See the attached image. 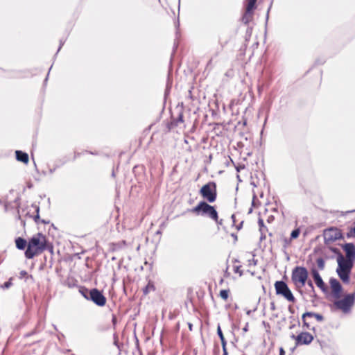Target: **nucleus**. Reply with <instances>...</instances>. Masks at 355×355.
I'll use <instances>...</instances> for the list:
<instances>
[{"mask_svg": "<svg viewBox=\"0 0 355 355\" xmlns=\"http://www.w3.org/2000/svg\"><path fill=\"white\" fill-rule=\"evenodd\" d=\"M217 333H218V335L220 337V339L221 340L222 347H225L227 342L225 339V337L223 336V334L222 332V330H221L220 326H218L217 328Z\"/></svg>", "mask_w": 355, "mask_h": 355, "instance_id": "4be33fe9", "label": "nucleus"}, {"mask_svg": "<svg viewBox=\"0 0 355 355\" xmlns=\"http://www.w3.org/2000/svg\"><path fill=\"white\" fill-rule=\"evenodd\" d=\"M15 245L17 249L23 250H25V248H27L28 246V242L27 241L21 237H17L15 239Z\"/></svg>", "mask_w": 355, "mask_h": 355, "instance_id": "a211bd4d", "label": "nucleus"}, {"mask_svg": "<svg viewBox=\"0 0 355 355\" xmlns=\"http://www.w3.org/2000/svg\"><path fill=\"white\" fill-rule=\"evenodd\" d=\"M355 302V292L346 295L343 299H336L334 306L336 309L342 311L343 313H348Z\"/></svg>", "mask_w": 355, "mask_h": 355, "instance_id": "423d86ee", "label": "nucleus"}, {"mask_svg": "<svg viewBox=\"0 0 355 355\" xmlns=\"http://www.w3.org/2000/svg\"><path fill=\"white\" fill-rule=\"evenodd\" d=\"M257 263V260H255L254 259H249L248 260V266L249 268L246 270L247 272H249L251 275L254 276L256 275V271L254 270H252L251 268L252 266L255 267Z\"/></svg>", "mask_w": 355, "mask_h": 355, "instance_id": "aec40b11", "label": "nucleus"}, {"mask_svg": "<svg viewBox=\"0 0 355 355\" xmlns=\"http://www.w3.org/2000/svg\"><path fill=\"white\" fill-rule=\"evenodd\" d=\"M257 0H247V4L250 5V7L252 6H256V2Z\"/></svg>", "mask_w": 355, "mask_h": 355, "instance_id": "c85d7f7f", "label": "nucleus"}, {"mask_svg": "<svg viewBox=\"0 0 355 355\" xmlns=\"http://www.w3.org/2000/svg\"><path fill=\"white\" fill-rule=\"evenodd\" d=\"M190 211L196 216L207 217L217 225L223 224V220L219 218L216 207L206 201H200Z\"/></svg>", "mask_w": 355, "mask_h": 355, "instance_id": "f03ea898", "label": "nucleus"}, {"mask_svg": "<svg viewBox=\"0 0 355 355\" xmlns=\"http://www.w3.org/2000/svg\"><path fill=\"white\" fill-rule=\"evenodd\" d=\"M300 234V230L299 229H295L293 231H292L291 234V239H297Z\"/></svg>", "mask_w": 355, "mask_h": 355, "instance_id": "b1692460", "label": "nucleus"}, {"mask_svg": "<svg viewBox=\"0 0 355 355\" xmlns=\"http://www.w3.org/2000/svg\"><path fill=\"white\" fill-rule=\"evenodd\" d=\"M199 194L203 199L202 201L209 203L214 202L218 196L216 183L214 181H210L204 184L199 190Z\"/></svg>", "mask_w": 355, "mask_h": 355, "instance_id": "20e7f679", "label": "nucleus"}, {"mask_svg": "<svg viewBox=\"0 0 355 355\" xmlns=\"http://www.w3.org/2000/svg\"><path fill=\"white\" fill-rule=\"evenodd\" d=\"M28 276V272L26 270H21L19 272V278L22 279Z\"/></svg>", "mask_w": 355, "mask_h": 355, "instance_id": "cd10ccee", "label": "nucleus"}, {"mask_svg": "<svg viewBox=\"0 0 355 355\" xmlns=\"http://www.w3.org/2000/svg\"><path fill=\"white\" fill-rule=\"evenodd\" d=\"M37 211V215L35 216L34 220L36 223H39L40 220V216H39V207L36 209Z\"/></svg>", "mask_w": 355, "mask_h": 355, "instance_id": "c756f323", "label": "nucleus"}, {"mask_svg": "<svg viewBox=\"0 0 355 355\" xmlns=\"http://www.w3.org/2000/svg\"><path fill=\"white\" fill-rule=\"evenodd\" d=\"M188 327H189V331H191L193 330V325H192V324H191V323H190V322H189V323H188Z\"/></svg>", "mask_w": 355, "mask_h": 355, "instance_id": "f704fd0d", "label": "nucleus"}, {"mask_svg": "<svg viewBox=\"0 0 355 355\" xmlns=\"http://www.w3.org/2000/svg\"><path fill=\"white\" fill-rule=\"evenodd\" d=\"M116 317L114 315L113 318H112V322L114 324L116 322Z\"/></svg>", "mask_w": 355, "mask_h": 355, "instance_id": "e433bc0d", "label": "nucleus"}, {"mask_svg": "<svg viewBox=\"0 0 355 355\" xmlns=\"http://www.w3.org/2000/svg\"><path fill=\"white\" fill-rule=\"evenodd\" d=\"M338 268L336 272L338 277L344 283H349V275L354 266V262L351 260H345L343 254L337 256Z\"/></svg>", "mask_w": 355, "mask_h": 355, "instance_id": "7ed1b4c3", "label": "nucleus"}, {"mask_svg": "<svg viewBox=\"0 0 355 355\" xmlns=\"http://www.w3.org/2000/svg\"><path fill=\"white\" fill-rule=\"evenodd\" d=\"M318 266L320 268H323V266H324V262H323V260L320 259L318 260Z\"/></svg>", "mask_w": 355, "mask_h": 355, "instance_id": "2f4dec72", "label": "nucleus"}, {"mask_svg": "<svg viewBox=\"0 0 355 355\" xmlns=\"http://www.w3.org/2000/svg\"><path fill=\"white\" fill-rule=\"evenodd\" d=\"M279 355H285V351L282 347L279 349Z\"/></svg>", "mask_w": 355, "mask_h": 355, "instance_id": "473e14b6", "label": "nucleus"}, {"mask_svg": "<svg viewBox=\"0 0 355 355\" xmlns=\"http://www.w3.org/2000/svg\"><path fill=\"white\" fill-rule=\"evenodd\" d=\"M232 270L235 274H238L239 277H241L243 275V270L239 260L234 259L232 261Z\"/></svg>", "mask_w": 355, "mask_h": 355, "instance_id": "dca6fc26", "label": "nucleus"}, {"mask_svg": "<svg viewBox=\"0 0 355 355\" xmlns=\"http://www.w3.org/2000/svg\"><path fill=\"white\" fill-rule=\"evenodd\" d=\"M331 293L335 299H339L341 296L342 286L336 279H331L329 281Z\"/></svg>", "mask_w": 355, "mask_h": 355, "instance_id": "9b49d317", "label": "nucleus"}, {"mask_svg": "<svg viewBox=\"0 0 355 355\" xmlns=\"http://www.w3.org/2000/svg\"><path fill=\"white\" fill-rule=\"evenodd\" d=\"M309 276L308 270L302 266H296L292 270L291 279L293 284L299 288L304 287Z\"/></svg>", "mask_w": 355, "mask_h": 355, "instance_id": "39448f33", "label": "nucleus"}, {"mask_svg": "<svg viewBox=\"0 0 355 355\" xmlns=\"http://www.w3.org/2000/svg\"><path fill=\"white\" fill-rule=\"evenodd\" d=\"M270 220H271V217L268 218V221L270 222Z\"/></svg>", "mask_w": 355, "mask_h": 355, "instance_id": "58836bf2", "label": "nucleus"}, {"mask_svg": "<svg viewBox=\"0 0 355 355\" xmlns=\"http://www.w3.org/2000/svg\"><path fill=\"white\" fill-rule=\"evenodd\" d=\"M155 291V286L153 282H152V281H149L148 282V284L146 286V287H144L143 288V293H144V295H147L150 292H153Z\"/></svg>", "mask_w": 355, "mask_h": 355, "instance_id": "6ab92c4d", "label": "nucleus"}, {"mask_svg": "<svg viewBox=\"0 0 355 355\" xmlns=\"http://www.w3.org/2000/svg\"><path fill=\"white\" fill-rule=\"evenodd\" d=\"M291 337L295 340L296 346L310 345L314 339L313 336L307 331H302L297 336L293 334Z\"/></svg>", "mask_w": 355, "mask_h": 355, "instance_id": "1a4fd4ad", "label": "nucleus"}, {"mask_svg": "<svg viewBox=\"0 0 355 355\" xmlns=\"http://www.w3.org/2000/svg\"><path fill=\"white\" fill-rule=\"evenodd\" d=\"M83 294L85 298L91 300L94 303L99 306H103L106 304V297L97 288H92L89 291V297H88L85 293H83Z\"/></svg>", "mask_w": 355, "mask_h": 355, "instance_id": "9d476101", "label": "nucleus"}, {"mask_svg": "<svg viewBox=\"0 0 355 355\" xmlns=\"http://www.w3.org/2000/svg\"><path fill=\"white\" fill-rule=\"evenodd\" d=\"M323 236L325 245H329L343 238L341 230L335 227L325 229L323 232Z\"/></svg>", "mask_w": 355, "mask_h": 355, "instance_id": "0eeeda50", "label": "nucleus"}, {"mask_svg": "<svg viewBox=\"0 0 355 355\" xmlns=\"http://www.w3.org/2000/svg\"><path fill=\"white\" fill-rule=\"evenodd\" d=\"M311 275L315 281L316 286L320 288L322 291H326L327 287L324 283L322 277H320L318 271L316 269L311 270Z\"/></svg>", "mask_w": 355, "mask_h": 355, "instance_id": "2eb2a0df", "label": "nucleus"}, {"mask_svg": "<svg viewBox=\"0 0 355 355\" xmlns=\"http://www.w3.org/2000/svg\"><path fill=\"white\" fill-rule=\"evenodd\" d=\"M347 237L351 238L354 237L355 238V222L352 224V225L350 227L349 232L347 233Z\"/></svg>", "mask_w": 355, "mask_h": 355, "instance_id": "5701e85b", "label": "nucleus"}, {"mask_svg": "<svg viewBox=\"0 0 355 355\" xmlns=\"http://www.w3.org/2000/svg\"><path fill=\"white\" fill-rule=\"evenodd\" d=\"M343 249L345 250L346 257L345 260H351L354 263L355 261V245L352 243H348L343 245Z\"/></svg>", "mask_w": 355, "mask_h": 355, "instance_id": "ddd939ff", "label": "nucleus"}, {"mask_svg": "<svg viewBox=\"0 0 355 355\" xmlns=\"http://www.w3.org/2000/svg\"><path fill=\"white\" fill-rule=\"evenodd\" d=\"M258 224L259 226L260 231L261 232H263L264 229L266 228V226L264 225L263 220L262 218H259L258 220Z\"/></svg>", "mask_w": 355, "mask_h": 355, "instance_id": "a878e982", "label": "nucleus"}, {"mask_svg": "<svg viewBox=\"0 0 355 355\" xmlns=\"http://www.w3.org/2000/svg\"><path fill=\"white\" fill-rule=\"evenodd\" d=\"M15 154H16V159L18 161L21 162L26 164L28 163L29 159H28V155L26 153L22 152L21 150H17L15 152Z\"/></svg>", "mask_w": 355, "mask_h": 355, "instance_id": "f3484780", "label": "nucleus"}, {"mask_svg": "<svg viewBox=\"0 0 355 355\" xmlns=\"http://www.w3.org/2000/svg\"><path fill=\"white\" fill-rule=\"evenodd\" d=\"M256 6H252L250 7L249 4L246 3L245 12L242 17V21L245 24H248L253 19V10Z\"/></svg>", "mask_w": 355, "mask_h": 355, "instance_id": "4468645a", "label": "nucleus"}, {"mask_svg": "<svg viewBox=\"0 0 355 355\" xmlns=\"http://www.w3.org/2000/svg\"><path fill=\"white\" fill-rule=\"evenodd\" d=\"M307 318H314L316 319L318 322H322L324 320V317L322 316V315L320 313H316L313 312L304 313L302 316V319L304 327H306L307 329L310 327L309 322H307Z\"/></svg>", "mask_w": 355, "mask_h": 355, "instance_id": "f8f14e48", "label": "nucleus"}, {"mask_svg": "<svg viewBox=\"0 0 355 355\" xmlns=\"http://www.w3.org/2000/svg\"><path fill=\"white\" fill-rule=\"evenodd\" d=\"M223 355H227V352L226 346L225 347H223Z\"/></svg>", "mask_w": 355, "mask_h": 355, "instance_id": "72a5a7b5", "label": "nucleus"}, {"mask_svg": "<svg viewBox=\"0 0 355 355\" xmlns=\"http://www.w3.org/2000/svg\"><path fill=\"white\" fill-rule=\"evenodd\" d=\"M329 249L334 253L336 254L338 256H340V254H342L340 250L334 247H329Z\"/></svg>", "mask_w": 355, "mask_h": 355, "instance_id": "bb28decb", "label": "nucleus"}, {"mask_svg": "<svg viewBox=\"0 0 355 355\" xmlns=\"http://www.w3.org/2000/svg\"><path fill=\"white\" fill-rule=\"evenodd\" d=\"M275 288L277 295L283 296L288 302L294 303L295 298L287 284L283 281H277L275 283Z\"/></svg>", "mask_w": 355, "mask_h": 355, "instance_id": "6e6552de", "label": "nucleus"}, {"mask_svg": "<svg viewBox=\"0 0 355 355\" xmlns=\"http://www.w3.org/2000/svg\"><path fill=\"white\" fill-rule=\"evenodd\" d=\"M12 278H10L8 282H5L1 286V288L3 289L9 288L12 286Z\"/></svg>", "mask_w": 355, "mask_h": 355, "instance_id": "393cba45", "label": "nucleus"}, {"mask_svg": "<svg viewBox=\"0 0 355 355\" xmlns=\"http://www.w3.org/2000/svg\"><path fill=\"white\" fill-rule=\"evenodd\" d=\"M230 291L229 289H225L221 290L219 293V296L224 300L227 301L229 295H230Z\"/></svg>", "mask_w": 355, "mask_h": 355, "instance_id": "412c9836", "label": "nucleus"}, {"mask_svg": "<svg viewBox=\"0 0 355 355\" xmlns=\"http://www.w3.org/2000/svg\"><path fill=\"white\" fill-rule=\"evenodd\" d=\"M52 249L53 246L49 242L46 236L42 233H37L29 239L24 255L26 258L31 259L41 254L45 250H52Z\"/></svg>", "mask_w": 355, "mask_h": 355, "instance_id": "f257e3e1", "label": "nucleus"}, {"mask_svg": "<svg viewBox=\"0 0 355 355\" xmlns=\"http://www.w3.org/2000/svg\"><path fill=\"white\" fill-rule=\"evenodd\" d=\"M308 285L311 288H313V285L311 281L308 282Z\"/></svg>", "mask_w": 355, "mask_h": 355, "instance_id": "c9c22d12", "label": "nucleus"}, {"mask_svg": "<svg viewBox=\"0 0 355 355\" xmlns=\"http://www.w3.org/2000/svg\"><path fill=\"white\" fill-rule=\"evenodd\" d=\"M245 168V165L244 164H239L238 166H236V170L239 172L241 170H243Z\"/></svg>", "mask_w": 355, "mask_h": 355, "instance_id": "7c9ffc66", "label": "nucleus"}, {"mask_svg": "<svg viewBox=\"0 0 355 355\" xmlns=\"http://www.w3.org/2000/svg\"><path fill=\"white\" fill-rule=\"evenodd\" d=\"M272 308L274 309H275V304L274 303H272Z\"/></svg>", "mask_w": 355, "mask_h": 355, "instance_id": "4c0bfd02", "label": "nucleus"}]
</instances>
